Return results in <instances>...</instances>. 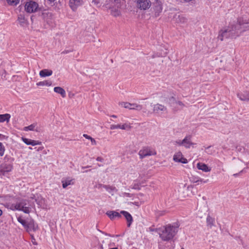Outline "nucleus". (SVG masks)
<instances>
[{"label":"nucleus","mask_w":249,"mask_h":249,"mask_svg":"<svg viewBox=\"0 0 249 249\" xmlns=\"http://www.w3.org/2000/svg\"><path fill=\"white\" fill-rule=\"evenodd\" d=\"M180 225L178 222L172 224H168L162 228L159 229L160 237L164 241L172 239L178 231Z\"/></svg>","instance_id":"obj_1"},{"label":"nucleus","mask_w":249,"mask_h":249,"mask_svg":"<svg viewBox=\"0 0 249 249\" xmlns=\"http://www.w3.org/2000/svg\"><path fill=\"white\" fill-rule=\"evenodd\" d=\"M244 23L241 19L239 18L236 24H232L224 30H221L217 37L218 39L223 41L224 38H235L238 36V31L240 29L241 25Z\"/></svg>","instance_id":"obj_2"},{"label":"nucleus","mask_w":249,"mask_h":249,"mask_svg":"<svg viewBox=\"0 0 249 249\" xmlns=\"http://www.w3.org/2000/svg\"><path fill=\"white\" fill-rule=\"evenodd\" d=\"M29 206V200L21 199L15 204L14 208L17 210L22 211L24 213H29L31 211V208Z\"/></svg>","instance_id":"obj_3"},{"label":"nucleus","mask_w":249,"mask_h":249,"mask_svg":"<svg viewBox=\"0 0 249 249\" xmlns=\"http://www.w3.org/2000/svg\"><path fill=\"white\" fill-rule=\"evenodd\" d=\"M37 14L39 17L47 23L51 22L53 19V15L49 10L40 7L37 11Z\"/></svg>","instance_id":"obj_4"},{"label":"nucleus","mask_w":249,"mask_h":249,"mask_svg":"<svg viewBox=\"0 0 249 249\" xmlns=\"http://www.w3.org/2000/svg\"><path fill=\"white\" fill-rule=\"evenodd\" d=\"M25 10L29 13L37 12L40 7H39L38 4L32 0L27 1L24 5Z\"/></svg>","instance_id":"obj_5"},{"label":"nucleus","mask_w":249,"mask_h":249,"mask_svg":"<svg viewBox=\"0 0 249 249\" xmlns=\"http://www.w3.org/2000/svg\"><path fill=\"white\" fill-rule=\"evenodd\" d=\"M140 158L142 159L144 158L152 155H156V150L150 146H144L139 152Z\"/></svg>","instance_id":"obj_6"},{"label":"nucleus","mask_w":249,"mask_h":249,"mask_svg":"<svg viewBox=\"0 0 249 249\" xmlns=\"http://www.w3.org/2000/svg\"><path fill=\"white\" fill-rule=\"evenodd\" d=\"M153 0H137V6L141 10H146L149 9ZM157 1L158 0H154Z\"/></svg>","instance_id":"obj_7"},{"label":"nucleus","mask_w":249,"mask_h":249,"mask_svg":"<svg viewBox=\"0 0 249 249\" xmlns=\"http://www.w3.org/2000/svg\"><path fill=\"white\" fill-rule=\"evenodd\" d=\"M25 230L27 232L30 233L31 231H36L38 230V226L34 220L31 218H28V222Z\"/></svg>","instance_id":"obj_8"},{"label":"nucleus","mask_w":249,"mask_h":249,"mask_svg":"<svg viewBox=\"0 0 249 249\" xmlns=\"http://www.w3.org/2000/svg\"><path fill=\"white\" fill-rule=\"evenodd\" d=\"M13 169V166L10 163H2L0 165V176H6Z\"/></svg>","instance_id":"obj_9"},{"label":"nucleus","mask_w":249,"mask_h":249,"mask_svg":"<svg viewBox=\"0 0 249 249\" xmlns=\"http://www.w3.org/2000/svg\"><path fill=\"white\" fill-rule=\"evenodd\" d=\"M122 105H123V107L124 108H129L130 109H136L138 110H141L142 108V105L137 104H130L127 102H123L122 103Z\"/></svg>","instance_id":"obj_10"},{"label":"nucleus","mask_w":249,"mask_h":249,"mask_svg":"<svg viewBox=\"0 0 249 249\" xmlns=\"http://www.w3.org/2000/svg\"><path fill=\"white\" fill-rule=\"evenodd\" d=\"M153 111L156 113H159L160 112H167V109L164 106L160 104H157L153 107Z\"/></svg>","instance_id":"obj_11"},{"label":"nucleus","mask_w":249,"mask_h":249,"mask_svg":"<svg viewBox=\"0 0 249 249\" xmlns=\"http://www.w3.org/2000/svg\"><path fill=\"white\" fill-rule=\"evenodd\" d=\"M82 0H70V6L73 11H75L77 7L82 4Z\"/></svg>","instance_id":"obj_12"},{"label":"nucleus","mask_w":249,"mask_h":249,"mask_svg":"<svg viewBox=\"0 0 249 249\" xmlns=\"http://www.w3.org/2000/svg\"><path fill=\"white\" fill-rule=\"evenodd\" d=\"M120 213L125 218L127 222V226L130 227L133 221L132 215L128 212L124 211H121Z\"/></svg>","instance_id":"obj_13"},{"label":"nucleus","mask_w":249,"mask_h":249,"mask_svg":"<svg viewBox=\"0 0 249 249\" xmlns=\"http://www.w3.org/2000/svg\"><path fill=\"white\" fill-rule=\"evenodd\" d=\"M121 213H119L117 212L116 211H107L106 213V214L109 217V218L111 220H113L115 218L118 217L120 218L121 217Z\"/></svg>","instance_id":"obj_14"},{"label":"nucleus","mask_w":249,"mask_h":249,"mask_svg":"<svg viewBox=\"0 0 249 249\" xmlns=\"http://www.w3.org/2000/svg\"><path fill=\"white\" fill-rule=\"evenodd\" d=\"M53 71L51 70L43 69L39 71V75L41 77H45L52 75Z\"/></svg>","instance_id":"obj_15"},{"label":"nucleus","mask_w":249,"mask_h":249,"mask_svg":"<svg viewBox=\"0 0 249 249\" xmlns=\"http://www.w3.org/2000/svg\"><path fill=\"white\" fill-rule=\"evenodd\" d=\"M37 124L36 123H34L31 124V125L25 126L24 127L23 130L24 131H36V132H39L40 130L36 126Z\"/></svg>","instance_id":"obj_16"},{"label":"nucleus","mask_w":249,"mask_h":249,"mask_svg":"<svg viewBox=\"0 0 249 249\" xmlns=\"http://www.w3.org/2000/svg\"><path fill=\"white\" fill-rule=\"evenodd\" d=\"M183 141H185L184 142H183V146H184L186 148H189L191 145L194 144V143L191 141L190 136L185 137Z\"/></svg>","instance_id":"obj_17"},{"label":"nucleus","mask_w":249,"mask_h":249,"mask_svg":"<svg viewBox=\"0 0 249 249\" xmlns=\"http://www.w3.org/2000/svg\"><path fill=\"white\" fill-rule=\"evenodd\" d=\"M103 187L105 188L112 196L114 195V192H116L117 191V189L115 187L113 186L106 185L105 186H103Z\"/></svg>","instance_id":"obj_18"},{"label":"nucleus","mask_w":249,"mask_h":249,"mask_svg":"<svg viewBox=\"0 0 249 249\" xmlns=\"http://www.w3.org/2000/svg\"><path fill=\"white\" fill-rule=\"evenodd\" d=\"M197 168L204 172H209L211 169L205 163L199 162L197 164Z\"/></svg>","instance_id":"obj_19"},{"label":"nucleus","mask_w":249,"mask_h":249,"mask_svg":"<svg viewBox=\"0 0 249 249\" xmlns=\"http://www.w3.org/2000/svg\"><path fill=\"white\" fill-rule=\"evenodd\" d=\"M237 96L242 101H249V93L247 91H245L243 93H238Z\"/></svg>","instance_id":"obj_20"},{"label":"nucleus","mask_w":249,"mask_h":249,"mask_svg":"<svg viewBox=\"0 0 249 249\" xmlns=\"http://www.w3.org/2000/svg\"><path fill=\"white\" fill-rule=\"evenodd\" d=\"M11 115L10 114L6 113L4 114H0V123L6 122L8 123L10 121Z\"/></svg>","instance_id":"obj_21"},{"label":"nucleus","mask_w":249,"mask_h":249,"mask_svg":"<svg viewBox=\"0 0 249 249\" xmlns=\"http://www.w3.org/2000/svg\"><path fill=\"white\" fill-rule=\"evenodd\" d=\"M61 182L63 188H66L68 186L73 184L72 179H71L69 178L66 179L63 178Z\"/></svg>","instance_id":"obj_22"},{"label":"nucleus","mask_w":249,"mask_h":249,"mask_svg":"<svg viewBox=\"0 0 249 249\" xmlns=\"http://www.w3.org/2000/svg\"><path fill=\"white\" fill-rule=\"evenodd\" d=\"M54 91L60 94L62 97L64 98L66 97L65 90L61 87H56L54 88Z\"/></svg>","instance_id":"obj_23"},{"label":"nucleus","mask_w":249,"mask_h":249,"mask_svg":"<svg viewBox=\"0 0 249 249\" xmlns=\"http://www.w3.org/2000/svg\"><path fill=\"white\" fill-rule=\"evenodd\" d=\"M111 10V14L113 17H119L121 15V12L120 10H118V8H116V7H111L110 8Z\"/></svg>","instance_id":"obj_24"},{"label":"nucleus","mask_w":249,"mask_h":249,"mask_svg":"<svg viewBox=\"0 0 249 249\" xmlns=\"http://www.w3.org/2000/svg\"><path fill=\"white\" fill-rule=\"evenodd\" d=\"M128 125L126 124H124L123 125L121 124H112L111 125L110 128L111 129H125L126 126Z\"/></svg>","instance_id":"obj_25"},{"label":"nucleus","mask_w":249,"mask_h":249,"mask_svg":"<svg viewBox=\"0 0 249 249\" xmlns=\"http://www.w3.org/2000/svg\"><path fill=\"white\" fill-rule=\"evenodd\" d=\"M178 23H185L187 21V18L183 15H179L176 19Z\"/></svg>","instance_id":"obj_26"},{"label":"nucleus","mask_w":249,"mask_h":249,"mask_svg":"<svg viewBox=\"0 0 249 249\" xmlns=\"http://www.w3.org/2000/svg\"><path fill=\"white\" fill-rule=\"evenodd\" d=\"M52 84V82L49 80H45L44 81H40L36 83L37 86H50Z\"/></svg>","instance_id":"obj_27"},{"label":"nucleus","mask_w":249,"mask_h":249,"mask_svg":"<svg viewBox=\"0 0 249 249\" xmlns=\"http://www.w3.org/2000/svg\"><path fill=\"white\" fill-rule=\"evenodd\" d=\"M206 222L207 226L212 228L214 225V219L210 215H208L207 217Z\"/></svg>","instance_id":"obj_28"},{"label":"nucleus","mask_w":249,"mask_h":249,"mask_svg":"<svg viewBox=\"0 0 249 249\" xmlns=\"http://www.w3.org/2000/svg\"><path fill=\"white\" fill-rule=\"evenodd\" d=\"M177 156H174L173 160L176 162H181L182 163H187L188 162L187 160L183 157V155L180 159H177Z\"/></svg>","instance_id":"obj_29"},{"label":"nucleus","mask_w":249,"mask_h":249,"mask_svg":"<svg viewBox=\"0 0 249 249\" xmlns=\"http://www.w3.org/2000/svg\"><path fill=\"white\" fill-rule=\"evenodd\" d=\"M18 21L21 26H24L27 23V20L25 18V17L22 15H20L18 17Z\"/></svg>","instance_id":"obj_30"},{"label":"nucleus","mask_w":249,"mask_h":249,"mask_svg":"<svg viewBox=\"0 0 249 249\" xmlns=\"http://www.w3.org/2000/svg\"><path fill=\"white\" fill-rule=\"evenodd\" d=\"M18 221L19 223H20L25 229V227L27 226L28 218L26 220L23 219L21 217H18Z\"/></svg>","instance_id":"obj_31"},{"label":"nucleus","mask_w":249,"mask_h":249,"mask_svg":"<svg viewBox=\"0 0 249 249\" xmlns=\"http://www.w3.org/2000/svg\"><path fill=\"white\" fill-rule=\"evenodd\" d=\"M157 5L155 6V11H156V14L158 13V15H159V13H160L162 11V8L161 5L158 2V1H156Z\"/></svg>","instance_id":"obj_32"},{"label":"nucleus","mask_w":249,"mask_h":249,"mask_svg":"<svg viewBox=\"0 0 249 249\" xmlns=\"http://www.w3.org/2000/svg\"><path fill=\"white\" fill-rule=\"evenodd\" d=\"M9 5H16L19 1V0H6Z\"/></svg>","instance_id":"obj_33"},{"label":"nucleus","mask_w":249,"mask_h":249,"mask_svg":"<svg viewBox=\"0 0 249 249\" xmlns=\"http://www.w3.org/2000/svg\"><path fill=\"white\" fill-rule=\"evenodd\" d=\"M5 152V147L1 142H0V157L4 155Z\"/></svg>","instance_id":"obj_34"},{"label":"nucleus","mask_w":249,"mask_h":249,"mask_svg":"<svg viewBox=\"0 0 249 249\" xmlns=\"http://www.w3.org/2000/svg\"><path fill=\"white\" fill-rule=\"evenodd\" d=\"M40 144H41V142L38 141L31 140L30 145L35 146L36 145H40Z\"/></svg>","instance_id":"obj_35"},{"label":"nucleus","mask_w":249,"mask_h":249,"mask_svg":"<svg viewBox=\"0 0 249 249\" xmlns=\"http://www.w3.org/2000/svg\"><path fill=\"white\" fill-rule=\"evenodd\" d=\"M169 104L171 106H172L175 103L176 104L177 101L176 100V99L174 97L172 96L169 99Z\"/></svg>","instance_id":"obj_36"},{"label":"nucleus","mask_w":249,"mask_h":249,"mask_svg":"<svg viewBox=\"0 0 249 249\" xmlns=\"http://www.w3.org/2000/svg\"><path fill=\"white\" fill-rule=\"evenodd\" d=\"M22 140L27 145H30L31 139H27L26 138L22 137Z\"/></svg>","instance_id":"obj_37"},{"label":"nucleus","mask_w":249,"mask_h":249,"mask_svg":"<svg viewBox=\"0 0 249 249\" xmlns=\"http://www.w3.org/2000/svg\"><path fill=\"white\" fill-rule=\"evenodd\" d=\"M245 149L243 147L238 145L236 147V151L238 152H243Z\"/></svg>","instance_id":"obj_38"},{"label":"nucleus","mask_w":249,"mask_h":249,"mask_svg":"<svg viewBox=\"0 0 249 249\" xmlns=\"http://www.w3.org/2000/svg\"><path fill=\"white\" fill-rule=\"evenodd\" d=\"M208 179H207L206 180H203L202 179L196 180L195 178H194V179H193L192 180V182H193L194 183H196V182H203V183H207L208 182Z\"/></svg>","instance_id":"obj_39"},{"label":"nucleus","mask_w":249,"mask_h":249,"mask_svg":"<svg viewBox=\"0 0 249 249\" xmlns=\"http://www.w3.org/2000/svg\"><path fill=\"white\" fill-rule=\"evenodd\" d=\"M133 189L135 190H140L141 189V188L139 186V185L137 183H135L133 185V187H132Z\"/></svg>","instance_id":"obj_40"},{"label":"nucleus","mask_w":249,"mask_h":249,"mask_svg":"<svg viewBox=\"0 0 249 249\" xmlns=\"http://www.w3.org/2000/svg\"><path fill=\"white\" fill-rule=\"evenodd\" d=\"M8 138V136L0 134V140H7Z\"/></svg>","instance_id":"obj_41"},{"label":"nucleus","mask_w":249,"mask_h":249,"mask_svg":"<svg viewBox=\"0 0 249 249\" xmlns=\"http://www.w3.org/2000/svg\"><path fill=\"white\" fill-rule=\"evenodd\" d=\"M176 104H178L179 106H180L181 108H182L184 107H185L184 104L180 101H177Z\"/></svg>","instance_id":"obj_42"},{"label":"nucleus","mask_w":249,"mask_h":249,"mask_svg":"<svg viewBox=\"0 0 249 249\" xmlns=\"http://www.w3.org/2000/svg\"><path fill=\"white\" fill-rule=\"evenodd\" d=\"M185 141H180L178 140L176 142L179 146L183 145V142H184Z\"/></svg>","instance_id":"obj_43"},{"label":"nucleus","mask_w":249,"mask_h":249,"mask_svg":"<svg viewBox=\"0 0 249 249\" xmlns=\"http://www.w3.org/2000/svg\"><path fill=\"white\" fill-rule=\"evenodd\" d=\"M174 156H177V159H180L182 157V154L181 152H179L177 153L176 154H175Z\"/></svg>","instance_id":"obj_44"},{"label":"nucleus","mask_w":249,"mask_h":249,"mask_svg":"<svg viewBox=\"0 0 249 249\" xmlns=\"http://www.w3.org/2000/svg\"><path fill=\"white\" fill-rule=\"evenodd\" d=\"M115 2L116 4H118V3L121 4V3L124 2V0H115Z\"/></svg>","instance_id":"obj_45"},{"label":"nucleus","mask_w":249,"mask_h":249,"mask_svg":"<svg viewBox=\"0 0 249 249\" xmlns=\"http://www.w3.org/2000/svg\"><path fill=\"white\" fill-rule=\"evenodd\" d=\"M90 140L91 141V142L92 145L96 144V141L93 138H91Z\"/></svg>","instance_id":"obj_46"},{"label":"nucleus","mask_w":249,"mask_h":249,"mask_svg":"<svg viewBox=\"0 0 249 249\" xmlns=\"http://www.w3.org/2000/svg\"><path fill=\"white\" fill-rule=\"evenodd\" d=\"M83 137H84L86 139L90 140L92 138L89 135H88L87 134H83Z\"/></svg>","instance_id":"obj_47"},{"label":"nucleus","mask_w":249,"mask_h":249,"mask_svg":"<svg viewBox=\"0 0 249 249\" xmlns=\"http://www.w3.org/2000/svg\"><path fill=\"white\" fill-rule=\"evenodd\" d=\"M167 53V52L166 51V52H164L163 53H159L158 56H164L166 55Z\"/></svg>","instance_id":"obj_48"},{"label":"nucleus","mask_w":249,"mask_h":249,"mask_svg":"<svg viewBox=\"0 0 249 249\" xmlns=\"http://www.w3.org/2000/svg\"><path fill=\"white\" fill-rule=\"evenodd\" d=\"M96 160L98 161L102 162L104 160L102 157H98L97 158Z\"/></svg>","instance_id":"obj_49"},{"label":"nucleus","mask_w":249,"mask_h":249,"mask_svg":"<svg viewBox=\"0 0 249 249\" xmlns=\"http://www.w3.org/2000/svg\"><path fill=\"white\" fill-rule=\"evenodd\" d=\"M105 185H104V184H101V183H99L98 185H97L96 186V187H98V188H100L101 187H103V186H105Z\"/></svg>","instance_id":"obj_50"},{"label":"nucleus","mask_w":249,"mask_h":249,"mask_svg":"<svg viewBox=\"0 0 249 249\" xmlns=\"http://www.w3.org/2000/svg\"><path fill=\"white\" fill-rule=\"evenodd\" d=\"M71 52V50H65V51L62 52V53H68Z\"/></svg>","instance_id":"obj_51"},{"label":"nucleus","mask_w":249,"mask_h":249,"mask_svg":"<svg viewBox=\"0 0 249 249\" xmlns=\"http://www.w3.org/2000/svg\"><path fill=\"white\" fill-rule=\"evenodd\" d=\"M125 195L126 196L130 197L131 194L129 193H125Z\"/></svg>","instance_id":"obj_52"},{"label":"nucleus","mask_w":249,"mask_h":249,"mask_svg":"<svg viewBox=\"0 0 249 249\" xmlns=\"http://www.w3.org/2000/svg\"><path fill=\"white\" fill-rule=\"evenodd\" d=\"M134 205H136V206H139V202H135L134 203H133Z\"/></svg>","instance_id":"obj_53"},{"label":"nucleus","mask_w":249,"mask_h":249,"mask_svg":"<svg viewBox=\"0 0 249 249\" xmlns=\"http://www.w3.org/2000/svg\"><path fill=\"white\" fill-rule=\"evenodd\" d=\"M205 152H206V153H207L208 154H211L212 153V152H210V150H208V151L206 150V151H205Z\"/></svg>","instance_id":"obj_54"},{"label":"nucleus","mask_w":249,"mask_h":249,"mask_svg":"<svg viewBox=\"0 0 249 249\" xmlns=\"http://www.w3.org/2000/svg\"><path fill=\"white\" fill-rule=\"evenodd\" d=\"M194 187V186L193 185H189L188 186V189H189V188H193Z\"/></svg>","instance_id":"obj_55"},{"label":"nucleus","mask_w":249,"mask_h":249,"mask_svg":"<svg viewBox=\"0 0 249 249\" xmlns=\"http://www.w3.org/2000/svg\"><path fill=\"white\" fill-rule=\"evenodd\" d=\"M3 212L0 209V216L2 214Z\"/></svg>","instance_id":"obj_56"},{"label":"nucleus","mask_w":249,"mask_h":249,"mask_svg":"<svg viewBox=\"0 0 249 249\" xmlns=\"http://www.w3.org/2000/svg\"><path fill=\"white\" fill-rule=\"evenodd\" d=\"M210 147H211V146H208V147H206V150H209V149Z\"/></svg>","instance_id":"obj_57"},{"label":"nucleus","mask_w":249,"mask_h":249,"mask_svg":"<svg viewBox=\"0 0 249 249\" xmlns=\"http://www.w3.org/2000/svg\"><path fill=\"white\" fill-rule=\"evenodd\" d=\"M111 117H113V118H116V117H117V116H116V115H112L111 116Z\"/></svg>","instance_id":"obj_58"},{"label":"nucleus","mask_w":249,"mask_h":249,"mask_svg":"<svg viewBox=\"0 0 249 249\" xmlns=\"http://www.w3.org/2000/svg\"><path fill=\"white\" fill-rule=\"evenodd\" d=\"M151 231H159V229H155V230L152 229V230H151Z\"/></svg>","instance_id":"obj_59"},{"label":"nucleus","mask_w":249,"mask_h":249,"mask_svg":"<svg viewBox=\"0 0 249 249\" xmlns=\"http://www.w3.org/2000/svg\"><path fill=\"white\" fill-rule=\"evenodd\" d=\"M31 236H32V239L35 240V238H34L33 235H31Z\"/></svg>","instance_id":"obj_60"},{"label":"nucleus","mask_w":249,"mask_h":249,"mask_svg":"<svg viewBox=\"0 0 249 249\" xmlns=\"http://www.w3.org/2000/svg\"><path fill=\"white\" fill-rule=\"evenodd\" d=\"M42 149H43V147H41V148L40 147V148H39L38 149V150H39V149H40V150H42Z\"/></svg>","instance_id":"obj_61"},{"label":"nucleus","mask_w":249,"mask_h":249,"mask_svg":"<svg viewBox=\"0 0 249 249\" xmlns=\"http://www.w3.org/2000/svg\"><path fill=\"white\" fill-rule=\"evenodd\" d=\"M233 175L235 176H237V174H235Z\"/></svg>","instance_id":"obj_62"},{"label":"nucleus","mask_w":249,"mask_h":249,"mask_svg":"<svg viewBox=\"0 0 249 249\" xmlns=\"http://www.w3.org/2000/svg\"><path fill=\"white\" fill-rule=\"evenodd\" d=\"M33 244H35V245H36V243H35V242H34L33 241Z\"/></svg>","instance_id":"obj_63"},{"label":"nucleus","mask_w":249,"mask_h":249,"mask_svg":"<svg viewBox=\"0 0 249 249\" xmlns=\"http://www.w3.org/2000/svg\"><path fill=\"white\" fill-rule=\"evenodd\" d=\"M181 249H184V248H181Z\"/></svg>","instance_id":"obj_64"}]
</instances>
